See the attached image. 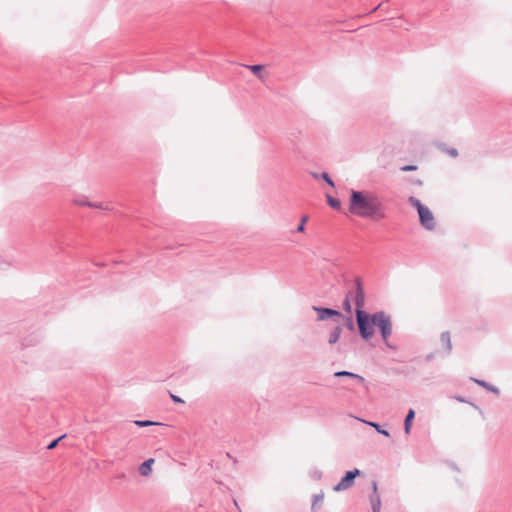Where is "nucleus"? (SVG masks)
Listing matches in <instances>:
<instances>
[{
	"label": "nucleus",
	"instance_id": "4468645a",
	"mask_svg": "<svg viewBox=\"0 0 512 512\" xmlns=\"http://www.w3.org/2000/svg\"><path fill=\"white\" fill-rule=\"evenodd\" d=\"M362 422L366 423L367 425L375 428V430L379 433V434H382L386 437H389L390 436V433L388 430L384 429L381 427L380 424L376 423V422H372V421H364V420H361Z\"/></svg>",
	"mask_w": 512,
	"mask_h": 512
},
{
	"label": "nucleus",
	"instance_id": "b1692460",
	"mask_svg": "<svg viewBox=\"0 0 512 512\" xmlns=\"http://www.w3.org/2000/svg\"><path fill=\"white\" fill-rule=\"evenodd\" d=\"M416 167L415 166H412V165H409V166H404L402 168L403 171H412V170H415Z\"/></svg>",
	"mask_w": 512,
	"mask_h": 512
},
{
	"label": "nucleus",
	"instance_id": "a878e982",
	"mask_svg": "<svg viewBox=\"0 0 512 512\" xmlns=\"http://www.w3.org/2000/svg\"><path fill=\"white\" fill-rule=\"evenodd\" d=\"M434 357H435V354H434V353H430V354H427V355L425 356V360H426V361H431V360H433V359H434Z\"/></svg>",
	"mask_w": 512,
	"mask_h": 512
},
{
	"label": "nucleus",
	"instance_id": "412c9836",
	"mask_svg": "<svg viewBox=\"0 0 512 512\" xmlns=\"http://www.w3.org/2000/svg\"><path fill=\"white\" fill-rule=\"evenodd\" d=\"M307 216H303L302 219H301V223L299 224L298 228H297V231L298 232H303L304 231V227H305V224L307 222Z\"/></svg>",
	"mask_w": 512,
	"mask_h": 512
},
{
	"label": "nucleus",
	"instance_id": "6ab92c4d",
	"mask_svg": "<svg viewBox=\"0 0 512 512\" xmlns=\"http://www.w3.org/2000/svg\"><path fill=\"white\" fill-rule=\"evenodd\" d=\"M65 437V435H62L60 437H58L57 439H54L53 441H51L48 445H47V449L48 450H52L54 448H56V446L58 445L59 441L61 439H63Z\"/></svg>",
	"mask_w": 512,
	"mask_h": 512
},
{
	"label": "nucleus",
	"instance_id": "4be33fe9",
	"mask_svg": "<svg viewBox=\"0 0 512 512\" xmlns=\"http://www.w3.org/2000/svg\"><path fill=\"white\" fill-rule=\"evenodd\" d=\"M322 178L330 185V186H334V183L333 181L331 180V178L329 177V175L327 173H323L322 174Z\"/></svg>",
	"mask_w": 512,
	"mask_h": 512
},
{
	"label": "nucleus",
	"instance_id": "bb28decb",
	"mask_svg": "<svg viewBox=\"0 0 512 512\" xmlns=\"http://www.w3.org/2000/svg\"><path fill=\"white\" fill-rule=\"evenodd\" d=\"M455 399L457 401L461 402V403H465L466 402V400L463 397H461V396H457V397H455Z\"/></svg>",
	"mask_w": 512,
	"mask_h": 512
},
{
	"label": "nucleus",
	"instance_id": "39448f33",
	"mask_svg": "<svg viewBox=\"0 0 512 512\" xmlns=\"http://www.w3.org/2000/svg\"><path fill=\"white\" fill-rule=\"evenodd\" d=\"M361 474L359 469L349 470L341 478L338 484L333 487V491L340 492L351 488L355 482V478Z\"/></svg>",
	"mask_w": 512,
	"mask_h": 512
},
{
	"label": "nucleus",
	"instance_id": "cd10ccee",
	"mask_svg": "<svg viewBox=\"0 0 512 512\" xmlns=\"http://www.w3.org/2000/svg\"><path fill=\"white\" fill-rule=\"evenodd\" d=\"M385 344L388 348L390 349H395V346L391 345L389 342H388V339L385 341Z\"/></svg>",
	"mask_w": 512,
	"mask_h": 512
},
{
	"label": "nucleus",
	"instance_id": "5701e85b",
	"mask_svg": "<svg viewBox=\"0 0 512 512\" xmlns=\"http://www.w3.org/2000/svg\"><path fill=\"white\" fill-rule=\"evenodd\" d=\"M171 396V399L173 400V402L175 403H184L183 399L180 398L179 396H176V395H173V394H170Z\"/></svg>",
	"mask_w": 512,
	"mask_h": 512
},
{
	"label": "nucleus",
	"instance_id": "9d476101",
	"mask_svg": "<svg viewBox=\"0 0 512 512\" xmlns=\"http://www.w3.org/2000/svg\"><path fill=\"white\" fill-rule=\"evenodd\" d=\"M440 341L446 354H449L452 349L450 333L448 331L442 332L440 335Z\"/></svg>",
	"mask_w": 512,
	"mask_h": 512
},
{
	"label": "nucleus",
	"instance_id": "f03ea898",
	"mask_svg": "<svg viewBox=\"0 0 512 512\" xmlns=\"http://www.w3.org/2000/svg\"><path fill=\"white\" fill-rule=\"evenodd\" d=\"M363 307L364 296L361 292H358L356 296V320H388L389 318V315L383 311L377 312L369 317V315L363 310Z\"/></svg>",
	"mask_w": 512,
	"mask_h": 512
},
{
	"label": "nucleus",
	"instance_id": "7ed1b4c3",
	"mask_svg": "<svg viewBox=\"0 0 512 512\" xmlns=\"http://www.w3.org/2000/svg\"><path fill=\"white\" fill-rule=\"evenodd\" d=\"M342 306H343V309L347 312V315H341L339 311L333 310V309H328V308L314 307V310L317 312L318 320H326L327 318H332V317H347V318L350 317L352 306H351L349 296H346V298L343 301Z\"/></svg>",
	"mask_w": 512,
	"mask_h": 512
},
{
	"label": "nucleus",
	"instance_id": "f257e3e1",
	"mask_svg": "<svg viewBox=\"0 0 512 512\" xmlns=\"http://www.w3.org/2000/svg\"><path fill=\"white\" fill-rule=\"evenodd\" d=\"M349 211L362 218L380 221L386 218L385 208L381 200L367 191H352Z\"/></svg>",
	"mask_w": 512,
	"mask_h": 512
},
{
	"label": "nucleus",
	"instance_id": "c85d7f7f",
	"mask_svg": "<svg viewBox=\"0 0 512 512\" xmlns=\"http://www.w3.org/2000/svg\"><path fill=\"white\" fill-rule=\"evenodd\" d=\"M314 476L319 479L321 477V473L320 472L314 473Z\"/></svg>",
	"mask_w": 512,
	"mask_h": 512
},
{
	"label": "nucleus",
	"instance_id": "0eeeda50",
	"mask_svg": "<svg viewBox=\"0 0 512 512\" xmlns=\"http://www.w3.org/2000/svg\"><path fill=\"white\" fill-rule=\"evenodd\" d=\"M372 512H380L381 510V498L378 492V484L376 481H372V493L369 496Z\"/></svg>",
	"mask_w": 512,
	"mask_h": 512
},
{
	"label": "nucleus",
	"instance_id": "ddd939ff",
	"mask_svg": "<svg viewBox=\"0 0 512 512\" xmlns=\"http://www.w3.org/2000/svg\"><path fill=\"white\" fill-rule=\"evenodd\" d=\"M334 376L335 377H349V378L358 380L360 383L364 382V378L362 376H360L356 373L350 372V371H345V370L337 371L334 373Z\"/></svg>",
	"mask_w": 512,
	"mask_h": 512
},
{
	"label": "nucleus",
	"instance_id": "9b49d317",
	"mask_svg": "<svg viewBox=\"0 0 512 512\" xmlns=\"http://www.w3.org/2000/svg\"><path fill=\"white\" fill-rule=\"evenodd\" d=\"M154 463L153 458H149L145 460L140 466H139V473L142 476H148L152 472V465Z\"/></svg>",
	"mask_w": 512,
	"mask_h": 512
},
{
	"label": "nucleus",
	"instance_id": "20e7f679",
	"mask_svg": "<svg viewBox=\"0 0 512 512\" xmlns=\"http://www.w3.org/2000/svg\"><path fill=\"white\" fill-rule=\"evenodd\" d=\"M411 203L417 207L421 224L428 230H432L435 227L434 216L430 209L421 204L417 199H410Z\"/></svg>",
	"mask_w": 512,
	"mask_h": 512
},
{
	"label": "nucleus",
	"instance_id": "a211bd4d",
	"mask_svg": "<svg viewBox=\"0 0 512 512\" xmlns=\"http://www.w3.org/2000/svg\"><path fill=\"white\" fill-rule=\"evenodd\" d=\"M323 500H324V495L322 493L314 495L312 509H315L316 505L322 503Z\"/></svg>",
	"mask_w": 512,
	"mask_h": 512
},
{
	"label": "nucleus",
	"instance_id": "2eb2a0df",
	"mask_svg": "<svg viewBox=\"0 0 512 512\" xmlns=\"http://www.w3.org/2000/svg\"><path fill=\"white\" fill-rule=\"evenodd\" d=\"M340 334H341V328L335 327L333 329V331L330 333L329 340H328L329 344H335L339 340Z\"/></svg>",
	"mask_w": 512,
	"mask_h": 512
},
{
	"label": "nucleus",
	"instance_id": "393cba45",
	"mask_svg": "<svg viewBox=\"0 0 512 512\" xmlns=\"http://www.w3.org/2000/svg\"><path fill=\"white\" fill-rule=\"evenodd\" d=\"M90 207L98 208V209H104L105 207L102 204H88Z\"/></svg>",
	"mask_w": 512,
	"mask_h": 512
},
{
	"label": "nucleus",
	"instance_id": "f3484780",
	"mask_svg": "<svg viewBox=\"0 0 512 512\" xmlns=\"http://www.w3.org/2000/svg\"><path fill=\"white\" fill-rule=\"evenodd\" d=\"M133 424L138 427H148L151 425L157 424L156 422L150 421V420H135L133 421Z\"/></svg>",
	"mask_w": 512,
	"mask_h": 512
},
{
	"label": "nucleus",
	"instance_id": "6e6552de",
	"mask_svg": "<svg viewBox=\"0 0 512 512\" xmlns=\"http://www.w3.org/2000/svg\"><path fill=\"white\" fill-rule=\"evenodd\" d=\"M376 326L379 328L383 340L386 341L392 333V322H376Z\"/></svg>",
	"mask_w": 512,
	"mask_h": 512
},
{
	"label": "nucleus",
	"instance_id": "1a4fd4ad",
	"mask_svg": "<svg viewBox=\"0 0 512 512\" xmlns=\"http://www.w3.org/2000/svg\"><path fill=\"white\" fill-rule=\"evenodd\" d=\"M415 418V411L410 408L405 416V419H404V432L405 434H410L411 432V428H412V423H413V420Z\"/></svg>",
	"mask_w": 512,
	"mask_h": 512
},
{
	"label": "nucleus",
	"instance_id": "dca6fc26",
	"mask_svg": "<svg viewBox=\"0 0 512 512\" xmlns=\"http://www.w3.org/2000/svg\"><path fill=\"white\" fill-rule=\"evenodd\" d=\"M327 202L329 206L333 209L339 210L341 208L340 201L338 199L331 197L330 195H327Z\"/></svg>",
	"mask_w": 512,
	"mask_h": 512
},
{
	"label": "nucleus",
	"instance_id": "f8f14e48",
	"mask_svg": "<svg viewBox=\"0 0 512 512\" xmlns=\"http://www.w3.org/2000/svg\"><path fill=\"white\" fill-rule=\"evenodd\" d=\"M471 380L475 383H477L479 386L485 388L486 390L494 393L495 395H499L500 394V390L493 386L492 384L484 381V380H479V379H476V378H471Z\"/></svg>",
	"mask_w": 512,
	"mask_h": 512
},
{
	"label": "nucleus",
	"instance_id": "423d86ee",
	"mask_svg": "<svg viewBox=\"0 0 512 512\" xmlns=\"http://www.w3.org/2000/svg\"><path fill=\"white\" fill-rule=\"evenodd\" d=\"M357 323L360 335L368 340L375 331L376 322H346V326L349 330L354 329V324Z\"/></svg>",
	"mask_w": 512,
	"mask_h": 512
},
{
	"label": "nucleus",
	"instance_id": "aec40b11",
	"mask_svg": "<svg viewBox=\"0 0 512 512\" xmlns=\"http://www.w3.org/2000/svg\"><path fill=\"white\" fill-rule=\"evenodd\" d=\"M249 69L256 75L260 76V72L262 70V66L261 65H251L249 66Z\"/></svg>",
	"mask_w": 512,
	"mask_h": 512
}]
</instances>
